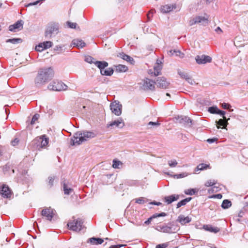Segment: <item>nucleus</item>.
<instances>
[{
	"label": "nucleus",
	"mask_w": 248,
	"mask_h": 248,
	"mask_svg": "<svg viewBox=\"0 0 248 248\" xmlns=\"http://www.w3.org/2000/svg\"><path fill=\"white\" fill-rule=\"evenodd\" d=\"M54 71L51 67L40 69L34 79L36 87H40L51 80L54 76Z\"/></svg>",
	"instance_id": "obj_1"
},
{
	"label": "nucleus",
	"mask_w": 248,
	"mask_h": 248,
	"mask_svg": "<svg viewBox=\"0 0 248 248\" xmlns=\"http://www.w3.org/2000/svg\"><path fill=\"white\" fill-rule=\"evenodd\" d=\"M95 135L90 131H78L75 133L74 137L71 139L72 145H79L82 142L94 138Z\"/></svg>",
	"instance_id": "obj_2"
},
{
	"label": "nucleus",
	"mask_w": 248,
	"mask_h": 248,
	"mask_svg": "<svg viewBox=\"0 0 248 248\" xmlns=\"http://www.w3.org/2000/svg\"><path fill=\"white\" fill-rule=\"evenodd\" d=\"M48 142L49 138L46 135H43L36 137L32 141V143L36 145L38 149L40 150L41 148H45L47 145Z\"/></svg>",
	"instance_id": "obj_3"
},
{
	"label": "nucleus",
	"mask_w": 248,
	"mask_h": 248,
	"mask_svg": "<svg viewBox=\"0 0 248 248\" xmlns=\"http://www.w3.org/2000/svg\"><path fill=\"white\" fill-rule=\"evenodd\" d=\"M209 16L206 15V16H197L189 20V25L191 26L198 23H201L203 26L208 25L209 23Z\"/></svg>",
	"instance_id": "obj_4"
},
{
	"label": "nucleus",
	"mask_w": 248,
	"mask_h": 248,
	"mask_svg": "<svg viewBox=\"0 0 248 248\" xmlns=\"http://www.w3.org/2000/svg\"><path fill=\"white\" fill-rule=\"evenodd\" d=\"M83 221L81 219L78 218L68 222L67 226L71 230L79 232L83 228Z\"/></svg>",
	"instance_id": "obj_5"
},
{
	"label": "nucleus",
	"mask_w": 248,
	"mask_h": 248,
	"mask_svg": "<svg viewBox=\"0 0 248 248\" xmlns=\"http://www.w3.org/2000/svg\"><path fill=\"white\" fill-rule=\"evenodd\" d=\"M67 86L62 81H54L48 85V88L56 91H61L67 89Z\"/></svg>",
	"instance_id": "obj_6"
},
{
	"label": "nucleus",
	"mask_w": 248,
	"mask_h": 248,
	"mask_svg": "<svg viewBox=\"0 0 248 248\" xmlns=\"http://www.w3.org/2000/svg\"><path fill=\"white\" fill-rule=\"evenodd\" d=\"M110 109L113 114L119 116L122 112V105L118 101H115L110 104Z\"/></svg>",
	"instance_id": "obj_7"
},
{
	"label": "nucleus",
	"mask_w": 248,
	"mask_h": 248,
	"mask_svg": "<svg viewBox=\"0 0 248 248\" xmlns=\"http://www.w3.org/2000/svg\"><path fill=\"white\" fill-rule=\"evenodd\" d=\"M156 229L158 231L168 233H175L178 230V227L174 226L173 225H171L170 226H158L156 227Z\"/></svg>",
	"instance_id": "obj_8"
},
{
	"label": "nucleus",
	"mask_w": 248,
	"mask_h": 248,
	"mask_svg": "<svg viewBox=\"0 0 248 248\" xmlns=\"http://www.w3.org/2000/svg\"><path fill=\"white\" fill-rule=\"evenodd\" d=\"M55 211L51 207L46 208L41 212L42 216L46 219L51 221L55 215Z\"/></svg>",
	"instance_id": "obj_9"
},
{
	"label": "nucleus",
	"mask_w": 248,
	"mask_h": 248,
	"mask_svg": "<svg viewBox=\"0 0 248 248\" xmlns=\"http://www.w3.org/2000/svg\"><path fill=\"white\" fill-rule=\"evenodd\" d=\"M58 32V26L57 25H52L47 28L45 32V36L46 37L50 38L53 35L57 34Z\"/></svg>",
	"instance_id": "obj_10"
},
{
	"label": "nucleus",
	"mask_w": 248,
	"mask_h": 248,
	"mask_svg": "<svg viewBox=\"0 0 248 248\" xmlns=\"http://www.w3.org/2000/svg\"><path fill=\"white\" fill-rule=\"evenodd\" d=\"M195 60L198 64H204L206 63L211 62L212 58L205 55H197L195 57Z\"/></svg>",
	"instance_id": "obj_11"
},
{
	"label": "nucleus",
	"mask_w": 248,
	"mask_h": 248,
	"mask_svg": "<svg viewBox=\"0 0 248 248\" xmlns=\"http://www.w3.org/2000/svg\"><path fill=\"white\" fill-rule=\"evenodd\" d=\"M155 84L158 88L166 89L169 86L170 82L167 80L165 78L159 77L156 80Z\"/></svg>",
	"instance_id": "obj_12"
},
{
	"label": "nucleus",
	"mask_w": 248,
	"mask_h": 248,
	"mask_svg": "<svg viewBox=\"0 0 248 248\" xmlns=\"http://www.w3.org/2000/svg\"><path fill=\"white\" fill-rule=\"evenodd\" d=\"M143 88L146 90L153 91L155 89V82L149 78H146L143 81Z\"/></svg>",
	"instance_id": "obj_13"
},
{
	"label": "nucleus",
	"mask_w": 248,
	"mask_h": 248,
	"mask_svg": "<svg viewBox=\"0 0 248 248\" xmlns=\"http://www.w3.org/2000/svg\"><path fill=\"white\" fill-rule=\"evenodd\" d=\"M124 125V120L122 118H119L118 119L108 124L107 127L114 126L115 127L122 128Z\"/></svg>",
	"instance_id": "obj_14"
},
{
	"label": "nucleus",
	"mask_w": 248,
	"mask_h": 248,
	"mask_svg": "<svg viewBox=\"0 0 248 248\" xmlns=\"http://www.w3.org/2000/svg\"><path fill=\"white\" fill-rule=\"evenodd\" d=\"M52 44L53 43L51 41H46L41 43L35 47V50L37 51L41 52L45 49L51 47Z\"/></svg>",
	"instance_id": "obj_15"
},
{
	"label": "nucleus",
	"mask_w": 248,
	"mask_h": 248,
	"mask_svg": "<svg viewBox=\"0 0 248 248\" xmlns=\"http://www.w3.org/2000/svg\"><path fill=\"white\" fill-rule=\"evenodd\" d=\"M23 22L22 20H18L15 24L10 25L9 30L11 31L16 32L23 29Z\"/></svg>",
	"instance_id": "obj_16"
},
{
	"label": "nucleus",
	"mask_w": 248,
	"mask_h": 248,
	"mask_svg": "<svg viewBox=\"0 0 248 248\" xmlns=\"http://www.w3.org/2000/svg\"><path fill=\"white\" fill-rule=\"evenodd\" d=\"M176 8L175 4H166L162 6L160 11L162 13H168Z\"/></svg>",
	"instance_id": "obj_17"
},
{
	"label": "nucleus",
	"mask_w": 248,
	"mask_h": 248,
	"mask_svg": "<svg viewBox=\"0 0 248 248\" xmlns=\"http://www.w3.org/2000/svg\"><path fill=\"white\" fill-rule=\"evenodd\" d=\"M191 221V218L189 217H185L183 215L178 216L177 221L179 222L182 225H186V223Z\"/></svg>",
	"instance_id": "obj_18"
},
{
	"label": "nucleus",
	"mask_w": 248,
	"mask_h": 248,
	"mask_svg": "<svg viewBox=\"0 0 248 248\" xmlns=\"http://www.w3.org/2000/svg\"><path fill=\"white\" fill-rule=\"evenodd\" d=\"M179 198V195L177 194L171 195L166 196L164 198V201L168 204H170L174 201H177Z\"/></svg>",
	"instance_id": "obj_19"
},
{
	"label": "nucleus",
	"mask_w": 248,
	"mask_h": 248,
	"mask_svg": "<svg viewBox=\"0 0 248 248\" xmlns=\"http://www.w3.org/2000/svg\"><path fill=\"white\" fill-rule=\"evenodd\" d=\"M117 57L126 61V62H129L130 64H134L135 63V61L132 57L123 52L119 53L118 54Z\"/></svg>",
	"instance_id": "obj_20"
},
{
	"label": "nucleus",
	"mask_w": 248,
	"mask_h": 248,
	"mask_svg": "<svg viewBox=\"0 0 248 248\" xmlns=\"http://www.w3.org/2000/svg\"><path fill=\"white\" fill-rule=\"evenodd\" d=\"M0 194L4 198H10L11 195V190L8 186H3L0 190Z\"/></svg>",
	"instance_id": "obj_21"
},
{
	"label": "nucleus",
	"mask_w": 248,
	"mask_h": 248,
	"mask_svg": "<svg viewBox=\"0 0 248 248\" xmlns=\"http://www.w3.org/2000/svg\"><path fill=\"white\" fill-rule=\"evenodd\" d=\"M203 228L206 231L214 232L215 233H216L220 231L219 228L217 227H213L210 225H204L203 226Z\"/></svg>",
	"instance_id": "obj_22"
},
{
	"label": "nucleus",
	"mask_w": 248,
	"mask_h": 248,
	"mask_svg": "<svg viewBox=\"0 0 248 248\" xmlns=\"http://www.w3.org/2000/svg\"><path fill=\"white\" fill-rule=\"evenodd\" d=\"M72 45L78 48H83L85 46V43L81 39H77L73 40Z\"/></svg>",
	"instance_id": "obj_23"
},
{
	"label": "nucleus",
	"mask_w": 248,
	"mask_h": 248,
	"mask_svg": "<svg viewBox=\"0 0 248 248\" xmlns=\"http://www.w3.org/2000/svg\"><path fill=\"white\" fill-rule=\"evenodd\" d=\"M94 64L100 69V71L101 70L107 67L108 65L107 62L98 61H96Z\"/></svg>",
	"instance_id": "obj_24"
},
{
	"label": "nucleus",
	"mask_w": 248,
	"mask_h": 248,
	"mask_svg": "<svg viewBox=\"0 0 248 248\" xmlns=\"http://www.w3.org/2000/svg\"><path fill=\"white\" fill-rule=\"evenodd\" d=\"M229 119H230L229 118L228 120L221 119L219 120L218 121H217V122L216 121V123L217 128H218V129L220 128L221 126H222L223 128H225L227 126V124H228L227 121Z\"/></svg>",
	"instance_id": "obj_25"
},
{
	"label": "nucleus",
	"mask_w": 248,
	"mask_h": 248,
	"mask_svg": "<svg viewBox=\"0 0 248 248\" xmlns=\"http://www.w3.org/2000/svg\"><path fill=\"white\" fill-rule=\"evenodd\" d=\"M168 54L170 56L175 55L176 56H179L180 58H183L184 56V54L179 50L177 49L170 50L168 52Z\"/></svg>",
	"instance_id": "obj_26"
},
{
	"label": "nucleus",
	"mask_w": 248,
	"mask_h": 248,
	"mask_svg": "<svg viewBox=\"0 0 248 248\" xmlns=\"http://www.w3.org/2000/svg\"><path fill=\"white\" fill-rule=\"evenodd\" d=\"M113 70L111 68H108L106 69H103L100 71V73L103 76H110L113 73Z\"/></svg>",
	"instance_id": "obj_27"
},
{
	"label": "nucleus",
	"mask_w": 248,
	"mask_h": 248,
	"mask_svg": "<svg viewBox=\"0 0 248 248\" xmlns=\"http://www.w3.org/2000/svg\"><path fill=\"white\" fill-rule=\"evenodd\" d=\"M128 70V67L123 64H119L115 66V71L117 72H125Z\"/></svg>",
	"instance_id": "obj_28"
},
{
	"label": "nucleus",
	"mask_w": 248,
	"mask_h": 248,
	"mask_svg": "<svg viewBox=\"0 0 248 248\" xmlns=\"http://www.w3.org/2000/svg\"><path fill=\"white\" fill-rule=\"evenodd\" d=\"M210 165L204 163H201L198 165L196 169V171L203 170L207 169H210Z\"/></svg>",
	"instance_id": "obj_29"
},
{
	"label": "nucleus",
	"mask_w": 248,
	"mask_h": 248,
	"mask_svg": "<svg viewBox=\"0 0 248 248\" xmlns=\"http://www.w3.org/2000/svg\"><path fill=\"white\" fill-rule=\"evenodd\" d=\"M54 50L58 52V53H61L65 51V45H57L54 48Z\"/></svg>",
	"instance_id": "obj_30"
},
{
	"label": "nucleus",
	"mask_w": 248,
	"mask_h": 248,
	"mask_svg": "<svg viewBox=\"0 0 248 248\" xmlns=\"http://www.w3.org/2000/svg\"><path fill=\"white\" fill-rule=\"evenodd\" d=\"M191 197L186 198L181 201L178 202L177 204V208H180L182 206L185 205L188 202H189L191 200Z\"/></svg>",
	"instance_id": "obj_31"
},
{
	"label": "nucleus",
	"mask_w": 248,
	"mask_h": 248,
	"mask_svg": "<svg viewBox=\"0 0 248 248\" xmlns=\"http://www.w3.org/2000/svg\"><path fill=\"white\" fill-rule=\"evenodd\" d=\"M22 42V40L21 38H12L8 39L6 40V43H11L13 44H16L21 43Z\"/></svg>",
	"instance_id": "obj_32"
},
{
	"label": "nucleus",
	"mask_w": 248,
	"mask_h": 248,
	"mask_svg": "<svg viewBox=\"0 0 248 248\" xmlns=\"http://www.w3.org/2000/svg\"><path fill=\"white\" fill-rule=\"evenodd\" d=\"M63 188L64 194L66 195L70 194L73 191V189L65 183H63Z\"/></svg>",
	"instance_id": "obj_33"
},
{
	"label": "nucleus",
	"mask_w": 248,
	"mask_h": 248,
	"mask_svg": "<svg viewBox=\"0 0 248 248\" xmlns=\"http://www.w3.org/2000/svg\"><path fill=\"white\" fill-rule=\"evenodd\" d=\"M188 174V173L184 172L180 174L171 175V176L174 179H180L186 177Z\"/></svg>",
	"instance_id": "obj_34"
},
{
	"label": "nucleus",
	"mask_w": 248,
	"mask_h": 248,
	"mask_svg": "<svg viewBox=\"0 0 248 248\" xmlns=\"http://www.w3.org/2000/svg\"><path fill=\"white\" fill-rule=\"evenodd\" d=\"M232 205L231 201L228 200H225L223 201L221 207L223 209H227L230 207Z\"/></svg>",
	"instance_id": "obj_35"
},
{
	"label": "nucleus",
	"mask_w": 248,
	"mask_h": 248,
	"mask_svg": "<svg viewBox=\"0 0 248 248\" xmlns=\"http://www.w3.org/2000/svg\"><path fill=\"white\" fill-rule=\"evenodd\" d=\"M85 61L88 63H90V64H92V63L95 64L96 60L93 58L92 57H91L90 56H85Z\"/></svg>",
	"instance_id": "obj_36"
},
{
	"label": "nucleus",
	"mask_w": 248,
	"mask_h": 248,
	"mask_svg": "<svg viewBox=\"0 0 248 248\" xmlns=\"http://www.w3.org/2000/svg\"><path fill=\"white\" fill-rule=\"evenodd\" d=\"M218 109L217 106H212L208 108V111L212 114H217Z\"/></svg>",
	"instance_id": "obj_37"
},
{
	"label": "nucleus",
	"mask_w": 248,
	"mask_h": 248,
	"mask_svg": "<svg viewBox=\"0 0 248 248\" xmlns=\"http://www.w3.org/2000/svg\"><path fill=\"white\" fill-rule=\"evenodd\" d=\"M178 74L182 78L185 79V80L186 79V78L189 76L187 73L180 70L178 71Z\"/></svg>",
	"instance_id": "obj_38"
},
{
	"label": "nucleus",
	"mask_w": 248,
	"mask_h": 248,
	"mask_svg": "<svg viewBox=\"0 0 248 248\" xmlns=\"http://www.w3.org/2000/svg\"><path fill=\"white\" fill-rule=\"evenodd\" d=\"M181 122H184L187 124L191 123V121L188 117L181 116Z\"/></svg>",
	"instance_id": "obj_39"
},
{
	"label": "nucleus",
	"mask_w": 248,
	"mask_h": 248,
	"mask_svg": "<svg viewBox=\"0 0 248 248\" xmlns=\"http://www.w3.org/2000/svg\"><path fill=\"white\" fill-rule=\"evenodd\" d=\"M122 165V162L118 160H113L112 167L115 169L119 168L120 166Z\"/></svg>",
	"instance_id": "obj_40"
},
{
	"label": "nucleus",
	"mask_w": 248,
	"mask_h": 248,
	"mask_svg": "<svg viewBox=\"0 0 248 248\" xmlns=\"http://www.w3.org/2000/svg\"><path fill=\"white\" fill-rule=\"evenodd\" d=\"M55 178L54 177H48V182L47 183V186L49 188L53 186V183L54 181Z\"/></svg>",
	"instance_id": "obj_41"
},
{
	"label": "nucleus",
	"mask_w": 248,
	"mask_h": 248,
	"mask_svg": "<svg viewBox=\"0 0 248 248\" xmlns=\"http://www.w3.org/2000/svg\"><path fill=\"white\" fill-rule=\"evenodd\" d=\"M168 164L171 168H173L176 166L178 164V162L176 160H171L169 161Z\"/></svg>",
	"instance_id": "obj_42"
},
{
	"label": "nucleus",
	"mask_w": 248,
	"mask_h": 248,
	"mask_svg": "<svg viewBox=\"0 0 248 248\" xmlns=\"http://www.w3.org/2000/svg\"><path fill=\"white\" fill-rule=\"evenodd\" d=\"M186 80L188 83H189L190 85H195V84H197L196 82L195 81H194V79H193L192 78L189 76L187 78H186Z\"/></svg>",
	"instance_id": "obj_43"
},
{
	"label": "nucleus",
	"mask_w": 248,
	"mask_h": 248,
	"mask_svg": "<svg viewBox=\"0 0 248 248\" xmlns=\"http://www.w3.org/2000/svg\"><path fill=\"white\" fill-rule=\"evenodd\" d=\"M154 70H155L154 75L155 76H157L160 73V72L161 70V67L159 65H158L156 67H155Z\"/></svg>",
	"instance_id": "obj_44"
},
{
	"label": "nucleus",
	"mask_w": 248,
	"mask_h": 248,
	"mask_svg": "<svg viewBox=\"0 0 248 248\" xmlns=\"http://www.w3.org/2000/svg\"><path fill=\"white\" fill-rule=\"evenodd\" d=\"M185 194L189 195H193L195 193V189H188L185 191Z\"/></svg>",
	"instance_id": "obj_45"
},
{
	"label": "nucleus",
	"mask_w": 248,
	"mask_h": 248,
	"mask_svg": "<svg viewBox=\"0 0 248 248\" xmlns=\"http://www.w3.org/2000/svg\"><path fill=\"white\" fill-rule=\"evenodd\" d=\"M39 117V114H35V115H34L32 118L31 124H33L35 123V121L38 119Z\"/></svg>",
	"instance_id": "obj_46"
},
{
	"label": "nucleus",
	"mask_w": 248,
	"mask_h": 248,
	"mask_svg": "<svg viewBox=\"0 0 248 248\" xmlns=\"http://www.w3.org/2000/svg\"><path fill=\"white\" fill-rule=\"evenodd\" d=\"M66 24L67 26L69 27V28L71 29H75L77 26V24L76 23H73L69 21H67L66 22Z\"/></svg>",
	"instance_id": "obj_47"
},
{
	"label": "nucleus",
	"mask_w": 248,
	"mask_h": 248,
	"mask_svg": "<svg viewBox=\"0 0 248 248\" xmlns=\"http://www.w3.org/2000/svg\"><path fill=\"white\" fill-rule=\"evenodd\" d=\"M148 126H158L160 125V124L158 122V121L157 122H150L147 124Z\"/></svg>",
	"instance_id": "obj_48"
},
{
	"label": "nucleus",
	"mask_w": 248,
	"mask_h": 248,
	"mask_svg": "<svg viewBox=\"0 0 248 248\" xmlns=\"http://www.w3.org/2000/svg\"><path fill=\"white\" fill-rule=\"evenodd\" d=\"M136 202L138 204H144L145 202V200L142 197H140L136 199Z\"/></svg>",
	"instance_id": "obj_49"
},
{
	"label": "nucleus",
	"mask_w": 248,
	"mask_h": 248,
	"mask_svg": "<svg viewBox=\"0 0 248 248\" xmlns=\"http://www.w3.org/2000/svg\"><path fill=\"white\" fill-rule=\"evenodd\" d=\"M215 184L216 182H215V181H212V180H210L206 182V183H205V186H213Z\"/></svg>",
	"instance_id": "obj_50"
},
{
	"label": "nucleus",
	"mask_w": 248,
	"mask_h": 248,
	"mask_svg": "<svg viewBox=\"0 0 248 248\" xmlns=\"http://www.w3.org/2000/svg\"><path fill=\"white\" fill-rule=\"evenodd\" d=\"M166 216V214L165 213L162 212L159 214H155L153 215V217L155 218L157 217H165Z\"/></svg>",
	"instance_id": "obj_51"
},
{
	"label": "nucleus",
	"mask_w": 248,
	"mask_h": 248,
	"mask_svg": "<svg viewBox=\"0 0 248 248\" xmlns=\"http://www.w3.org/2000/svg\"><path fill=\"white\" fill-rule=\"evenodd\" d=\"M222 107H223V108L227 109H230V108H231V106L229 104L226 103H222Z\"/></svg>",
	"instance_id": "obj_52"
},
{
	"label": "nucleus",
	"mask_w": 248,
	"mask_h": 248,
	"mask_svg": "<svg viewBox=\"0 0 248 248\" xmlns=\"http://www.w3.org/2000/svg\"><path fill=\"white\" fill-rule=\"evenodd\" d=\"M19 140L18 138H15L13 140L11 141V144L13 146H16L18 144Z\"/></svg>",
	"instance_id": "obj_53"
},
{
	"label": "nucleus",
	"mask_w": 248,
	"mask_h": 248,
	"mask_svg": "<svg viewBox=\"0 0 248 248\" xmlns=\"http://www.w3.org/2000/svg\"><path fill=\"white\" fill-rule=\"evenodd\" d=\"M88 242H89L92 244L96 245V238H91L88 240Z\"/></svg>",
	"instance_id": "obj_54"
},
{
	"label": "nucleus",
	"mask_w": 248,
	"mask_h": 248,
	"mask_svg": "<svg viewBox=\"0 0 248 248\" xmlns=\"http://www.w3.org/2000/svg\"><path fill=\"white\" fill-rule=\"evenodd\" d=\"M217 114L222 115L223 116V119H226V117L224 116V115L225 114V112L224 111L218 109V112H217Z\"/></svg>",
	"instance_id": "obj_55"
},
{
	"label": "nucleus",
	"mask_w": 248,
	"mask_h": 248,
	"mask_svg": "<svg viewBox=\"0 0 248 248\" xmlns=\"http://www.w3.org/2000/svg\"><path fill=\"white\" fill-rule=\"evenodd\" d=\"M103 242V239L99 238H96V245L101 244Z\"/></svg>",
	"instance_id": "obj_56"
},
{
	"label": "nucleus",
	"mask_w": 248,
	"mask_h": 248,
	"mask_svg": "<svg viewBox=\"0 0 248 248\" xmlns=\"http://www.w3.org/2000/svg\"><path fill=\"white\" fill-rule=\"evenodd\" d=\"M124 245H112L109 248H121Z\"/></svg>",
	"instance_id": "obj_57"
},
{
	"label": "nucleus",
	"mask_w": 248,
	"mask_h": 248,
	"mask_svg": "<svg viewBox=\"0 0 248 248\" xmlns=\"http://www.w3.org/2000/svg\"><path fill=\"white\" fill-rule=\"evenodd\" d=\"M215 31L216 32H217V33H218V34H220V33H221L223 32L222 30L221 29V28L219 27H217L215 29Z\"/></svg>",
	"instance_id": "obj_58"
},
{
	"label": "nucleus",
	"mask_w": 248,
	"mask_h": 248,
	"mask_svg": "<svg viewBox=\"0 0 248 248\" xmlns=\"http://www.w3.org/2000/svg\"><path fill=\"white\" fill-rule=\"evenodd\" d=\"M153 218H154L153 217V216H152V217H149L146 221H145L144 222V224H145L146 225L149 224L151 222V221Z\"/></svg>",
	"instance_id": "obj_59"
},
{
	"label": "nucleus",
	"mask_w": 248,
	"mask_h": 248,
	"mask_svg": "<svg viewBox=\"0 0 248 248\" xmlns=\"http://www.w3.org/2000/svg\"><path fill=\"white\" fill-rule=\"evenodd\" d=\"M166 245L164 244H159L156 246V248H166Z\"/></svg>",
	"instance_id": "obj_60"
},
{
	"label": "nucleus",
	"mask_w": 248,
	"mask_h": 248,
	"mask_svg": "<svg viewBox=\"0 0 248 248\" xmlns=\"http://www.w3.org/2000/svg\"><path fill=\"white\" fill-rule=\"evenodd\" d=\"M216 140V139H209L207 140V142L210 143H213L215 140Z\"/></svg>",
	"instance_id": "obj_61"
},
{
	"label": "nucleus",
	"mask_w": 248,
	"mask_h": 248,
	"mask_svg": "<svg viewBox=\"0 0 248 248\" xmlns=\"http://www.w3.org/2000/svg\"><path fill=\"white\" fill-rule=\"evenodd\" d=\"M152 204L156 205H160L162 204V203L160 202H153L151 203Z\"/></svg>",
	"instance_id": "obj_62"
},
{
	"label": "nucleus",
	"mask_w": 248,
	"mask_h": 248,
	"mask_svg": "<svg viewBox=\"0 0 248 248\" xmlns=\"http://www.w3.org/2000/svg\"><path fill=\"white\" fill-rule=\"evenodd\" d=\"M215 197L218 199H221L222 198V195L220 194H217L215 196Z\"/></svg>",
	"instance_id": "obj_63"
},
{
	"label": "nucleus",
	"mask_w": 248,
	"mask_h": 248,
	"mask_svg": "<svg viewBox=\"0 0 248 248\" xmlns=\"http://www.w3.org/2000/svg\"><path fill=\"white\" fill-rule=\"evenodd\" d=\"M166 95H167V96H169V98H170V94L169 93H166Z\"/></svg>",
	"instance_id": "obj_64"
}]
</instances>
